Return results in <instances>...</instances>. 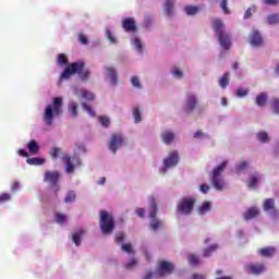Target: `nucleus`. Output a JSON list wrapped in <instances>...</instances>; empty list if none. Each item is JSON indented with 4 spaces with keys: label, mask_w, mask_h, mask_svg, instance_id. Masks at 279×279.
<instances>
[{
    "label": "nucleus",
    "mask_w": 279,
    "mask_h": 279,
    "mask_svg": "<svg viewBox=\"0 0 279 279\" xmlns=\"http://www.w3.org/2000/svg\"><path fill=\"white\" fill-rule=\"evenodd\" d=\"M62 114V98L56 97L52 100V105H48L44 112V122L46 125H53V118Z\"/></svg>",
    "instance_id": "nucleus-1"
},
{
    "label": "nucleus",
    "mask_w": 279,
    "mask_h": 279,
    "mask_svg": "<svg viewBox=\"0 0 279 279\" xmlns=\"http://www.w3.org/2000/svg\"><path fill=\"white\" fill-rule=\"evenodd\" d=\"M213 27L218 36L220 47L226 50L230 49V47H232V39L230 38V35L226 33V25H223V22L221 20H215L213 22Z\"/></svg>",
    "instance_id": "nucleus-2"
},
{
    "label": "nucleus",
    "mask_w": 279,
    "mask_h": 279,
    "mask_svg": "<svg viewBox=\"0 0 279 279\" xmlns=\"http://www.w3.org/2000/svg\"><path fill=\"white\" fill-rule=\"evenodd\" d=\"M226 167H228V161H222L211 172V184L216 191H223V186H226L223 177H221V173L226 171Z\"/></svg>",
    "instance_id": "nucleus-3"
},
{
    "label": "nucleus",
    "mask_w": 279,
    "mask_h": 279,
    "mask_svg": "<svg viewBox=\"0 0 279 279\" xmlns=\"http://www.w3.org/2000/svg\"><path fill=\"white\" fill-rule=\"evenodd\" d=\"M149 218H150V223H149V228L150 230H154V232H156V230H159L160 228H162V220L158 219L157 215H158V205L156 204V198L150 197L149 198Z\"/></svg>",
    "instance_id": "nucleus-4"
},
{
    "label": "nucleus",
    "mask_w": 279,
    "mask_h": 279,
    "mask_svg": "<svg viewBox=\"0 0 279 279\" xmlns=\"http://www.w3.org/2000/svg\"><path fill=\"white\" fill-rule=\"evenodd\" d=\"M100 229L102 234H111L114 231V217L106 210L100 211Z\"/></svg>",
    "instance_id": "nucleus-5"
},
{
    "label": "nucleus",
    "mask_w": 279,
    "mask_h": 279,
    "mask_svg": "<svg viewBox=\"0 0 279 279\" xmlns=\"http://www.w3.org/2000/svg\"><path fill=\"white\" fill-rule=\"evenodd\" d=\"M196 202L195 197H182L177 206V210L182 215H191L193 213V208H195Z\"/></svg>",
    "instance_id": "nucleus-6"
},
{
    "label": "nucleus",
    "mask_w": 279,
    "mask_h": 279,
    "mask_svg": "<svg viewBox=\"0 0 279 279\" xmlns=\"http://www.w3.org/2000/svg\"><path fill=\"white\" fill-rule=\"evenodd\" d=\"M44 182H48L54 195L58 196V193L60 192V184H58V182H60V172L46 171L44 174Z\"/></svg>",
    "instance_id": "nucleus-7"
},
{
    "label": "nucleus",
    "mask_w": 279,
    "mask_h": 279,
    "mask_svg": "<svg viewBox=\"0 0 279 279\" xmlns=\"http://www.w3.org/2000/svg\"><path fill=\"white\" fill-rule=\"evenodd\" d=\"M84 66H86V63H84L83 61L70 63V65L65 68L63 73L61 74V80H69L71 75H75V73H81Z\"/></svg>",
    "instance_id": "nucleus-8"
},
{
    "label": "nucleus",
    "mask_w": 279,
    "mask_h": 279,
    "mask_svg": "<svg viewBox=\"0 0 279 279\" xmlns=\"http://www.w3.org/2000/svg\"><path fill=\"white\" fill-rule=\"evenodd\" d=\"M173 269H175V266L167 260H161L158 264V274L159 276H169L173 274Z\"/></svg>",
    "instance_id": "nucleus-9"
},
{
    "label": "nucleus",
    "mask_w": 279,
    "mask_h": 279,
    "mask_svg": "<svg viewBox=\"0 0 279 279\" xmlns=\"http://www.w3.org/2000/svg\"><path fill=\"white\" fill-rule=\"evenodd\" d=\"M123 145V135L119 133H114L111 135V140L109 142V149L112 154H117V149Z\"/></svg>",
    "instance_id": "nucleus-10"
},
{
    "label": "nucleus",
    "mask_w": 279,
    "mask_h": 279,
    "mask_svg": "<svg viewBox=\"0 0 279 279\" xmlns=\"http://www.w3.org/2000/svg\"><path fill=\"white\" fill-rule=\"evenodd\" d=\"M180 162V156L177 150L170 153V155L163 160V165L166 169H171V167H175Z\"/></svg>",
    "instance_id": "nucleus-11"
},
{
    "label": "nucleus",
    "mask_w": 279,
    "mask_h": 279,
    "mask_svg": "<svg viewBox=\"0 0 279 279\" xmlns=\"http://www.w3.org/2000/svg\"><path fill=\"white\" fill-rule=\"evenodd\" d=\"M122 27L124 32L129 34L134 33L137 29L136 21L134 20V17H126L122 21Z\"/></svg>",
    "instance_id": "nucleus-12"
},
{
    "label": "nucleus",
    "mask_w": 279,
    "mask_h": 279,
    "mask_svg": "<svg viewBox=\"0 0 279 279\" xmlns=\"http://www.w3.org/2000/svg\"><path fill=\"white\" fill-rule=\"evenodd\" d=\"M248 274H253V276H259L265 271V265L263 264H251L246 266Z\"/></svg>",
    "instance_id": "nucleus-13"
},
{
    "label": "nucleus",
    "mask_w": 279,
    "mask_h": 279,
    "mask_svg": "<svg viewBox=\"0 0 279 279\" xmlns=\"http://www.w3.org/2000/svg\"><path fill=\"white\" fill-rule=\"evenodd\" d=\"M195 106H197V97L189 93L186 98V112H193V110H195Z\"/></svg>",
    "instance_id": "nucleus-14"
},
{
    "label": "nucleus",
    "mask_w": 279,
    "mask_h": 279,
    "mask_svg": "<svg viewBox=\"0 0 279 279\" xmlns=\"http://www.w3.org/2000/svg\"><path fill=\"white\" fill-rule=\"evenodd\" d=\"M105 69L107 71V77L110 78V83L112 84V86H117V84H119V77L117 76V70H114V68H112V66H107Z\"/></svg>",
    "instance_id": "nucleus-15"
},
{
    "label": "nucleus",
    "mask_w": 279,
    "mask_h": 279,
    "mask_svg": "<svg viewBox=\"0 0 279 279\" xmlns=\"http://www.w3.org/2000/svg\"><path fill=\"white\" fill-rule=\"evenodd\" d=\"M251 45L252 47H260L263 46V37L258 31H254L251 35Z\"/></svg>",
    "instance_id": "nucleus-16"
},
{
    "label": "nucleus",
    "mask_w": 279,
    "mask_h": 279,
    "mask_svg": "<svg viewBox=\"0 0 279 279\" xmlns=\"http://www.w3.org/2000/svg\"><path fill=\"white\" fill-rule=\"evenodd\" d=\"M73 158L69 155H63L62 160L65 163L66 173H73L75 171V165L71 162Z\"/></svg>",
    "instance_id": "nucleus-17"
},
{
    "label": "nucleus",
    "mask_w": 279,
    "mask_h": 279,
    "mask_svg": "<svg viewBox=\"0 0 279 279\" xmlns=\"http://www.w3.org/2000/svg\"><path fill=\"white\" fill-rule=\"evenodd\" d=\"M258 254L260 256H264L265 258H270V256H274V254H276V247L268 246V247L260 248L258 251Z\"/></svg>",
    "instance_id": "nucleus-18"
},
{
    "label": "nucleus",
    "mask_w": 279,
    "mask_h": 279,
    "mask_svg": "<svg viewBox=\"0 0 279 279\" xmlns=\"http://www.w3.org/2000/svg\"><path fill=\"white\" fill-rule=\"evenodd\" d=\"M245 221H250L251 219H254V217H258V208L251 207L248 208L244 215H243Z\"/></svg>",
    "instance_id": "nucleus-19"
},
{
    "label": "nucleus",
    "mask_w": 279,
    "mask_h": 279,
    "mask_svg": "<svg viewBox=\"0 0 279 279\" xmlns=\"http://www.w3.org/2000/svg\"><path fill=\"white\" fill-rule=\"evenodd\" d=\"M27 148L29 154H38L40 151V146L38 145V142L36 140H32L27 144Z\"/></svg>",
    "instance_id": "nucleus-20"
},
{
    "label": "nucleus",
    "mask_w": 279,
    "mask_h": 279,
    "mask_svg": "<svg viewBox=\"0 0 279 279\" xmlns=\"http://www.w3.org/2000/svg\"><path fill=\"white\" fill-rule=\"evenodd\" d=\"M161 138L166 145H171V142L173 141V138H175V135L173 134V132L166 131L161 134Z\"/></svg>",
    "instance_id": "nucleus-21"
},
{
    "label": "nucleus",
    "mask_w": 279,
    "mask_h": 279,
    "mask_svg": "<svg viewBox=\"0 0 279 279\" xmlns=\"http://www.w3.org/2000/svg\"><path fill=\"white\" fill-rule=\"evenodd\" d=\"M217 250H219V245H217V244H214V245H210L207 248H204L203 257L208 258L209 256H213V253L217 252Z\"/></svg>",
    "instance_id": "nucleus-22"
},
{
    "label": "nucleus",
    "mask_w": 279,
    "mask_h": 279,
    "mask_svg": "<svg viewBox=\"0 0 279 279\" xmlns=\"http://www.w3.org/2000/svg\"><path fill=\"white\" fill-rule=\"evenodd\" d=\"M187 260L192 267H197V265H199L202 263V260L199 259V256H197L193 253L187 255Z\"/></svg>",
    "instance_id": "nucleus-23"
},
{
    "label": "nucleus",
    "mask_w": 279,
    "mask_h": 279,
    "mask_svg": "<svg viewBox=\"0 0 279 279\" xmlns=\"http://www.w3.org/2000/svg\"><path fill=\"white\" fill-rule=\"evenodd\" d=\"M255 104H256V106H259V108H263V106H265V104H267V94L260 93L259 95H257V97L255 99Z\"/></svg>",
    "instance_id": "nucleus-24"
},
{
    "label": "nucleus",
    "mask_w": 279,
    "mask_h": 279,
    "mask_svg": "<svg viewBox=\"0 0 279 279\" xmlns=\"http://www.w3.org/2000/svg\"><path fill=\"white\" fill-rule=\"evenodd\" d=\"M85 231L84 230H80L77 233H74L72 235V240L74 242V244L76 245V247H80V245H82V236H84Z\"/></svg>",
    "instance_id": "nucleus-25"
},
{
    "label": "nucleus",
    "mask_w": 279,
    "mask_h": 279,
    "mask_svg": "<svg viewBox=\"0 0 279 279\" xmlns=\"http://www.w3.org/2000/svg\"><path fill=\"white\" fill-rule=\"evenodd\" d=\"M211 206L210 202H204L197 209L198 215H206V213L210 211Z\"/></svg>",
    "instance_id": "nucleus-26"
},
{
    "label": "nucleus",
    "mask_w": 279,
    "mask_h": 279,
    "mask_svg": "<svg viewBox=\"0 0 279 279\" xmlns=\"http://www.w3.org/2000/svg\"><path fill=\"white\" fill-rule=\"evenodd\" d=\"M219 86L226 88L230 84V73L226 72L222 77L218 81Z\"/></svg>",
    "instance_id": "nucleus-27"
},
{
    "label": "nucleus",
    "mask_w": 279,
    "mask_h": 279,
    "mask_svg": "<svg viewBox=\"0 0 279 279\" xmlns=\"http://www.w3.org/2000/svg\"><path fill=\"white\" fill-rule=\"evenodd\" d=\"M184 12L187 14V16H195V14H197V12H199V7L186 5L184 8Z\"/></svg>",
    "instance_id": "nucleus-28"
},
{
    "label": "nucleus",
    "mask_w": 279,
    "mask_h": 279,
    "mask_svg": "<svg viewBox=\"0 0 279 279\" xmlns=\"http://www.w3.org/2000/svg\"><path fill=\"white\" fill-rule=\"evenodd\" d=\"M26 162L27 165H31V166H40V165H45V159L33 157V158L26 159Z\"/></svg>",
    "instance_id": "nucleus-29"
},
{
    "label": "nucleus",
    "mask_w": 279,
    "mask_h": 279,
    "mask_svg": "<svg viewBox=\"0 0 279 279\" xmlns=\"http://www.w3.org/2000/svg\"><path fill=\"white\" fill-rule=\"evenodd\" d=\"M68 110L70 112L71 119H75V117H77V102H71L68 106Z\"/></svg>",
    "instance_id": "nucleus-30"
},
{
    "label": "nucleus",
    "mask_w": 279,
    "mask_h": 279,
    "mask_svg": "<svg viewBox=\"0 0 279 279\" xmlns=\"http://www.w3.org/2000/svg\"><path fill=\"white\" fill-rule=\"evenodd\" d=\"M276 206V201L274 198H267L265 202H264V210H274Z\"/></svg>",
    "instance_id": "nucleus-31"
},
{
    "label": "nucleus",
    "mask_w": 279,
    "mask_h": 279,
    "mask_svg": "<svg viewBox=\"0 0 279 279\" xmlns=\"http://www.w3.org/2000/svg\"><path fill=\"white\" fill-rule=\"evenodd\" d=\"M173 0H166L165 10L168 16H172L173 14Z\"/></svg>",
    "instance_id": "nucleus-32"
},
{
    "label": "nucleus",
    "mask_w": 279,
    "mask_h": 279,
    "mask_svg": "<svg viewBox=\"0 0 279 279\" xmlns=\"http://www.w3.org/2000/svg\"><path fill=\"white\" fill-rule=\"evenodd\" d=\"M80 93H81L83 99H87V101L95 100V94H93L86 89H81Z\"/></svg>",
    "instance_id": "nucleus-33"
},
{
    "label": "nucleus",
    "mask_w": 279,
    "mask_h": 279,
    "mask_svg": "<svg viewBox=\"0 0 279 279\" xmlns=\"http://www.w3.org/2000/svg\"><path fill=\"white\" fill-rule=\"evenodd\" d=\"M258 180H260V178L256 174H253L250 178V181L247 183L248 189H256V184H258Z\"/></svg>",
    "instance_id": "nucleus-34"
},
{
    "label": "nucleus",
    "mask_w": 279,
    "mask_h": 279,
    "mask_svg": "<svg viewBox=\"0 0 279 279\" xmlns=\"http://www.w3.org/2000/svg\"><path fill=\"white\" fill-rule=\"evenodd\" d=\"M270 107L275 114H279V98H272Z\"/></svg>",
    "instance_id": "nucleus-35"
},
{
    "label": "nucleus",
    "mask_w": 279,
    "mask_h": 279,
    "mask_svg": "<svg viewBox=\"0 0 279 279\" xmlns=\"http://www.w3.org/2000/svg\"><path fill=\"white\" fill-rule=\"evenodd\" d=\"M58 64H60V66H64V65L69 64V58L66 57V54H64V53L59 54Z\"/></svg>",
    "instance_id": "nucleus-36"
},
{
    "label": "nucleus",
    "mask_w": 279,
    "mask_h": 279,
    "mask_svg": "<svg viewBox=\"0 0 279 279\" xmlns=\"http://www.w3.org/2000/svg\"><path fill=\"white\" fill-rule=\"evenodd\" d=\"M98 121L102 128H109L110 126V118L106 116H101L98 118Z\"/></svg>",
    "instance_id": "nucleus-37"
},
{
    "label": "nucleus",
    "mask_w": 279,
    "mask_h": 279,
    "mask_svg": "<svg viewBox=\"0 0 279 279\" xmlns=\"http://www.w3.org/2000/svg\"><path fill=\"white\" fill-rule=\"evenodd\" d=\"M257 138L258 141H260V143H269V135L267 134V132H259L257 134Z\"/></svg>",
    "instance_id": "nucleus-38"
},
{
    "label": "nucleus",
    "mask_w": 279,
    "mask_h": 279,
    "mask_svg": "<svg viewBox=\"0 0 279 279\" xmlns=\"http://www.w3.org/2000/svg\"><path fill=\"white\" fill-rule=\"evenodd\" d=\"M75 197H76V195H75L74 191L68 192V194L64 198L65 204H71V202H75Z\"/></svg>",
    "instance_id": "nucleus-39"
},
{
    "label": "nucleus",
    "mask_w": 279,
    "mask_h": 279,
    "mask_svg": "<svg viewBox=\"0 0 279 279\" xmlns=\"http://www.w3.org/2000/svg\"><path fill=\"white\" fill-rule=\"evenodd\" d=\"M51 158L56 159L58 156H62V148L53 147L50 150Z\"/></svg>",
    "instance_id": "nucleus-40"
},
{
    "label": "nucleus",
    "mask_w": 279,
    "mask_h": 279,
    "mask_svg": "<svg viewBox=\"0 0 279 279\" xmlns=\"http://www.w3.org/2000/svg\"><path fill=\"white\" fill-rule=\"evenodd\" d=\"M122 252H126V254H134V250L132 248V243L122 244Z\"/></svg>",
    "instance_id": "nucleus-41"
},
{
    "label": "nucleus",
    "mask_w": 279,
    "mask_h": 279,
    "mask_svg": "<svg viewBox=\"0 0 279 279\" xmlns=\"http://www.w3.org/2000/svg\"><path fill=\"white\" fill-rule=\"evenodd\" d=\"M77 74L80 75V77L83 82H86V80H88V77H90V71L81 70V72H77Z\"/></svg>",
    "instance_id": "nucleus-42"
},
{
    "label": "nucleus",
    "mask_w": 279,
    "mask_h": 279,
    "mask_svg": "<svg viewBox=\"0 0 279 279\" xmlns=\"http://www.w3.org/2000/svg\"><path fill=\"white\" fill-rule=\"evenodd\" d=\"M133 117H134L135 123H141V109L134 108L133 109Z\"/></svg>",
    "instance_id": "nucleus-43"
},
{
    "label": "nucleus",
    "mask_w": 279,
    "mask_h": 279,
    "mask_svg": "<svg viewBox=\"0 0 279 279\" xmlns=\"http://www.w3.org/2000/svg\"><path fill=\"white\" fill-rule=\"evenodd\" d=\"M138 265V260L136 258H132L129 263L125 264V269H133Z\"/></svg>",
    "instance_id": "nucleus-44"
},
{
    "label": "nucleus",
    "mask_w": 279,
    "mask_h": 279,
    "mask_svg": "<svg viewBox=\"0 0 279 279\" xmlns=\"http://www.w3.org/2000/svg\"><path fill=\"white\" fill-rule=\"evenodd\" d=\"M279 22L278 14H272L268 16V23L269 25H276Z\"/></svg>",
    "instance_id": "nucleus-45"
},
{
    "label": "nucleus",
    "mask_w": 279,
    "mask_h": 279,
    "mask_svg": "<svg viewBox=\"0 0 279 279\" xmlns=\"http://www.w3.org/2000/svg\"><path fill=\"white\" fill-rule=\"evenodd\" d=\"M12 199V196L8 193L0 194V204H5V202H10Z\"/></svg>",
    "instance_id": "nucleus-46"
},
{
    "label": "nucleus",
    "mask_w": 279,
    "mask_h": 279,
    "mask_svg": "<svg viewBox=\"0 0 279 279\" xmlns=\"http://www.w3.org/2000/svg\"><path fill=\"white\" fill-rule=\"evenodd\" d=\"M82 107L86 110L89 117H95V110H93L90 106H88L86 102H82Z\"/></svg>",
    "instance_id": "nucleus-47"
},
{
    "label": "nucleus",
    "mask_w": 279,
    "mask_h": 279,
    "mask_svg": "<svg viewBox=\"0 0 279 279\" xmlns=\"http://www.w3.org/2000/svg\"><path fill=\"white\" fill-rule=\"evenodd\" d=\"M247 167H250V163L247 161H242L235 167V169L239 172L244 171V169H247Z\"/></svg>",
    "instance_id": "nucleus-48"
},
{
    "label": "nucleus",
    "mask_w": 279,
    "mask_h": 279,
    "mask_svg": "<svg viewBox=\"0 0 279 279\" xmlns=\"http://www.w3.org/2000/svg\"><path fill=\"white\" fill-rule=\"evenodd\" d=\"M54 219L57 223H64L66 221V216L62 214H56Z\"/></svg>",
    "instance_id": "nucleus-49"
},
{
    "label": "nucleus",
    "mask_w": 279,
    "mask_h": 279,
    "mask_svg": "<svg viewBox=\"0 0 279 279\" xmlns=\"http://www.w3.org/2000/svg\"><path fill=\"white\" fill-rule=\"evenodd\" d=\"M220 8L222 12H225L226 14H230V10L228 9V0H222L220 3Z\"/></svg>",
    "instance_id": "nucleus-50"
},
{
    "label": "nucleus",
    "mask_w": 279,
    "mask_h": 279,
    "mask_svg": "<svg viewBox=\"0 0 279 279\" xmlns=\"http://www.w3.org/2000/svg\"><path fill=\"white\" fill-rule=\"evenodd\" d=\"M131 83L135 88H141V81L138 80V76H132Z\"/></svg>",
    "instance_id": "nucleus-51"
},
{
    "label": "nucleus",
    "mask_w": 279,
    "mask_h": 279,
    "mask_svg": "<svg viewBox=\"0 0 279 279\" xmlns=\"http://www.w3.org/2000/svg\"><path fill=\"white\" fill-rule=\"evenodd\" d=\"M78 43H81V45H88V37L84 34H78Z\"/></svg>",
    "instance_id": "nucleus-52"
},
{
    "label": "nucleus",
    "mask_w": 279,
    "mask_h": 279,
    "mask_svg": "<svg viewBox=\"0 0 279 279\" xmlns=\"http://www.w3.org/2000/svg\"><path fill=\"white\" fill-rule=\"evenodd\" d=\"M250 93L248 89L239 88L236 90V97H246V95Z\"/></svg>",
    "instance_id": "nucleus-53"
},
{
    "label": "nucleus",
    "mask_w": 279,
    "mask_h": 279,
    "mask_svg": "<svg viewBox=\"0 0 279 279\" xmlns=\"http://www.w3.org/2000/svg\"><path fill=\"white\" fill-rule=\"evenodd\" d=\"M123 241H125V234L123 233H118L116 235V243H123Z\"/></svg>",
    "instance_id": "nucleus-54"
},
{
    "label": "nucleus",
    "mask_w": 279,
    "mask_h": 279,
    "mask_svg": "<svg viewBox=\"0 0 279 279\" xmlns=\"http://www.w3.org/2000/svg\"><path fill=\"white\" fill-rule=\"evenodd\" d=\"M253 12H256V8H248L244 13V19H250Z\"/></svg>",
    "instance_id": "nucleus-55"
},
{
    "label": "nucleus",
    "mask_w": 279,
    "mask_h": 279,
    "mask_svg": "<svg viewBox=\"0 0 279 279\" xmlns=\"http://www.w3.org/2000/svg\"><path fill=\"white\" fill-rule=\"evenodd\" d=\"M134 47L136 48L137 51H141V49H143V43H141V39L135 38Z\"/></svg>",
    "instance_id": "nucleus-56"
},
{
    "label": "nucleus",
    "mask_w": 279,
    "mask_h": 279,
    "mask_svg": "<svg viewBox=\"0 0 279 279\" xmlns=\"http://www.w3.org/2000/svg\"><path fill=\"white\" fill-rule=\"evenodd\" d=\"M210 191V186L207 184H201V193H208Z\"/></svg>",
    "instance_id": "nucleus-57"
},
{
    "label": "nucleus",
    "mask_w": 279,
    "mask_h": 279,
    "mask_svg": "<svg viewBox=\"0 0 279 279\" xmlns=\"http://www.w3.org/2000/svg\"><path fill=\"white\" fill-rule=\"evenodd\" d=\"M194 138H204V132H202V130H197L194 133Z\"/></svg>",
    "instance_id": "nucleus-58"
},
{
    "label": "nucleus",
    "mask_w": 279,
    "mask_h": 279,
    "mask_svg": "<svg viewBox=\"0 0 279 279\" xmlns=\"http://www.w3.org/2000/svg\"><path fill=\"white\" fill-rule=\"evenodd\" d=\"M17 154H19V156H22L23 158H27V156H29V154L25 149L17 150Z\"/></svg>",
    "instance_id": "nucleus-59"
},
{
    "label": "nucleus",
    "mask_w": 279,
    "mask_h": 279,
    "mask_svg": "<svg viewBox=\"0 0 279 279\" xmlns=\"http://www.w3.org/2000/svg\"><path fill=\"white\" fill-rule=\"evenodd\" d=\"M136 215L141 218L145 217V208H137Z\"/></svg>",
    "instance_id": "nucleus-60"
},
{
    "label": "nucleus",
    "mask_w": 279,
    "mask_h": 279,
    "mask_svg": "<svg viewBox=\"0 0 279 279\" xmlns=\"http://www.w3.org/2000/svg\"><path fill=\"white\" fill-rule=\"evenodd\" d=\"M172 73H173L174 77H179V78L182 77V75H183L182 71H180L178 69H174L172 71Z\"/></svg>",
    "instance_id": "nucleus-61"
},
{
    "label": "nucleus",
    "mask_w": 279,
    "mask_h": 279,
    "mask_svg": "<svg viewBox=\"0 0 279 279\" xmlns=\"http://www.w3.org/2000/svg\"><path fill=\"white\" fill-rule=\"evenodd\" d=\"M19 181H14L12 184H11V191L15 192V191H19Z\"/></svg>",
    "instance_id": "nucleus-62"
},
{
    "label": "nucleus",
    "mask_w": 279,
    "mask_h": 279,
    "mask_svg": "<svg viewBox=\"0 0 279 279\" xmlns=\"http://www.w3.org/2000/svg\"><path fill=\"white\" fill-rule=\"evenodd\" d=\"M151 278H154V272L151 271L146 272V275L143 277V279H151Z\"/></svg>",
    "instance_id": "nucleus-63"
},
{
    "label": "nucleus",
    "mask_w": 279,
    "mask_h": 279,
    "mask_svg": "<svg viewBox=\"0 0 279 279\" xmlns=\"http://www.w3.org/2000/svg\"><path fill=\"white\" fill-rule=\"evenodd\" d=\"M192 279H206V278H204V275L194 274L192 275Z\"/></svg>",
    "instance_id": "nucleus-64"
}]
</instances>
